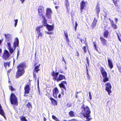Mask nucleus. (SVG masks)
<instances>
[{
	"label": "nucleus",
	"mask_w": 121,
	"mask_h": 121,
	"mask_svg": "<svg viewBox=\"0 0 121 121\" xmlns=\"http://www.w3.org/2000/svg\"><path fill=\"white\" fill-rule=\"evenodd\" d=\"M2 50L1 49H0V53L1 52Z\"/></svg>",
	"instance_id": "0e129e2a"
},
{
	"label": "nucleus",
	"mask_w": 121,
	"mask_h": 121,
	"mask_svg": "<svg viewBox=\"0 0 121 121\" xmlns=\"http://www.w3.org/2000/svg\"><path fill=\"white\" fill-rule=\"evenodd\" d=\"M87 75H89V74L88 73V72H87Z\"/></svg>",
	"instance_id": "680f3d73"
},
{
	"label": "nucleus",
	"mask_w": 121,
	"mask_h": 121,
	"mask_svg": "<svg viewBox=\"0 0 121 121\" xmlns=\"http://www.w3.org/2000/svg\"><path fill=\"white\" fill-rule=\"evenodd\" d=\"M44 121H46V118L45 117H44Z\"/></svg>",
	"instance_id": "6e6d98bb"
},
{
	"label": "nucleus",
	"mask_w": 121,
	"mask_h": 121,
	"mask_svg": "<svg viewBox=\"0 0 121 121\" xmlns=\"http://www.w3.org/2000/svg\"><path fill=\"white\" fill-rule=\"evenodd\" d=\"M10 55L8 51L7 50H5L4 51L3 58L5 60L7 59L10 56Z\"/></svg>",
	"instance_id": "9d476101"
},
{
	"label": "nucleus",
	"mask_w": 121,
	"mask_h": 121,
	"mask_svg": "<svg viewBox=\"0 0 121 121\" xmlns=\"http://www.w3.org/2000/svg\"><path fill=\"white\" fill-rule=\"evenodd\" d=\"M44 115H45V114L44 113H43V117H44Z\"/></svg>",
	"instance_id": "338daca9"
},
{
	"label": "nucleus",
	"mask_w": 121,
	"mask_h": 121,
	"mask_svg": "<svg viewBox=\"0 0 121 121\" xmlns=\"http://www.w3.org/2000/svg\"><path fill=\"white\" fill-rule=\"evenodd\" d=\"M97 22V20L95 18L92 24V25L93 27L95 26L96 24V23Z\"/></svg>",
	"instance_id": "b1692460"
},
{
	"label": "nucleus",
	"mask_w": 121,
	"mask_h": 121,
	"mask_svg": "<svg viewBox=\"0 0 121 121\" xmlns=\"http://www.w3.org/2000/svg\"><path fill=\"white\" fill-rule=\"evenodd\" d=\"M9 63H4V65L5 66H6L7 65H8L9 66Z\"/></svg>",
	"instance_id": "a19ab883"
},
{
	"label": "nucleus",
	"mask_w": 121,
	"mask_h": 121,
	"mask_svg": "<svg viewBox=\"0 0 121 121\" xmlns=\"http://www.w3.org/2000/svg\"><path fill=\"white\" fill-rule=\"evenodd\" d=\"M64 34L65 37L68 36L67 32L66 31H65L64 32Z\"/></svg>",
	"instance_id": "4c0bfd02"
},
{
	"label": "nucleus",
	"mask_w": 121,
	"mask_h": 121,
	"mask_svg": "<svg viewBox=\"0 0 121 121\" xmlns=\"http://www.w3.org/2000/svg\"><path fill=\"white\" fill-rule=\"evenodd\" d=\"M114 4L116 6H117L118 5L117 4V2L118 1V0H112Z\"/></svg>",
	"instance_id": "cd10ccee"
},
{
	"label": "nucleus",
	"mask_w": 121,
	"mask_h": 121,
	"mask_svg": "<svg viewBox=\"0 0 121 121\" xmlns=\"http://www.w3.org/2000/svg\"><path fill=\"white\" fill-rule=\"evenodd\" d=\"M89 93L90 99H91L92 98V96L91 94V92H89Z\"/></svg>",
	"instance_id": "e433bc0d"
},
{
	"label": "nucleus",
	"mask_w": 121,
	"mask_h": 121,
	"mask_svg": "<svg viewBox=\"0 0 121 121\" xmlns=\"http://www.w3.org/2000/svg\"><path fill=\"white\" fill-rule=\"evenodd\" d=\"M65 37L66 41L68 42H69V40L68 38V36H66Z\"/></svg>",
	"instance_id": "79ce46f5"
},
{
	"label": "nucleus",
	"mask_w": 121,
	"mask_h": 121,
	"mask_svg": "<svg viewBox=\"0 0 121 121\" xmlns=\"http://www.w3.org/2000/svg\"><path fill=\"white\" fill-rule=\"evenodd\" d=\"M80 40L82 43H83L84 42V41L83 40H82V39H80Z\"/></svg>",
	"instance_id": "8fccbe9b"
},
{
	"label": "nucleus",
	"mask_w": 121,
	"mask_h": 121,
	"mask_svg": "<svg viewBox=\"0 0 121 121\" xmlns=\"http://www.w3.org/2000/svg\"><path fill=\"white\" fill-rule=\"evenodd\" d=\"M0 114L3 116L5 119H6V117L5 116V113L2 109H0Z\"/></svg>",
	"instance_id": "4be33fe9"
},
{
	"label": "nucleus",
	"mask_w": 121,
	"mask_h": 121,
	"mask_svg": "<svg viewBox=\"0 0 121 121\" xmlns=\"http://www.w3.org/2000/svg\"><path fill=\"white\" fill-rule=\"evenodd\" d=\"M86 120V121H89L90 120Z\"/></svg>",
	"instance_id": "774afa93"
},
{
	"label": "nucleus",
	"mask_w": 121,
	"mask_h": 121,
	"mask_svg": "<svg viewBox=\"0 0 121 121\" xmlns=\"http://www.w3.org/2000/svg\"><path fill=\"white\" fill-rule=\"evenodd\" d=\"M108 30H105L104 33V37L107 38L108 36Z\"/></svg>",
	"instance_id": "5701e85b"
},
{
	"label": "nucleus",
	"mask_w": 121,
	"mask_h": 121,
	"mask_svg": "<svg viewBox=\"0 0 121 121\" xmlns=\"http://www.w3.org/2000/svg\"><path fill=\"white\" fill-rule=\"evenodd\" d=\"M87 79H90V76H89V75H88V76H87Z\"/></svg>",
	"instance_id": "13d9d810"
},
{
	"label": "nucleus",
	"mask_w": 121,
	"mask_h": 121,
	"mask_svg": "<svg viewBox=\"0 0 121 121\" xmlns=\"http://www.w3.org/2000/svg\"><path fill=\"white\" fill-rule=\"evenodd\" d=\"M30 89L29 86L27 85L24 88L25 93L26 94H28L29 93V91Z\"/></svg>",
	"instance_id": "4468645a"
},
{
	"label": "nucleus",
	"mask_w": 121,
	"mask_h": 121,
	"mask_svg": "<svg viewBox=\"0 0 121 121\" xmlns=\"http://www.w3.org/2000/svg\"><path fill=\"white\" fill-rule=\"evenodd\" d=\"M26 94L25 93V94L24 95V96L26 97L27 96V95H26Z\"/></svg>",
	"instance_id": "052dcab7"
},
{
	"label": "nucleus",
	"mask_w": 121,
	"mask_h": 121,
	"mask_svg": "<svg viewBox=\"0 0 121 121\" xmlns=\"http://www.w3.org/2000/svg\"><path fill=\"white\" fill-rule=\"evenodd\" d=\"M115 20L116 22V23H117V22L118 21V19L116 18H115L114 19Z\"/></svg>",
	"instance_id": "c03bdc74"
},
{
	"label": "nucleus",
	"mask_w": 121,
	"mask_h": 121,
	"mask_svg": "<svg viewBox=\"0 0 121 121\" xmlns=\"http://www.w3.org/2000/svg\"><path fill=\"white\" fill-rule=\"evenodd\" d=\"M69 115L71 117H73L75 116V114L73 112L71 111L69 113Z\"/></svg>",
	"instance_id": "393cba45"
},
{
	"label": "nucleus",
	"mask_w": 121,
	"mask_h": 121,
	"mask_svg": "<svg viewBox=\"0 0 121 121\" xmlns=\"http://www.w3.org/2000/svg\"><path fill=\"white\" fill-rule=\"evenodd\" d=\"M85 3L84 1H82L80 3V8L81 12H82V10L83 9H84V8L85 6Z\"/></svg>",
	"instance_id": "2eb2a0df"
},
{
	"label": "nucleus",
	"mask_w": 121,
	"mask_h": 121,
	"mask_svg": "<svg viewBox=\"0 0 121 121\" xmlns=\"http://www.w3.org/2000/svg\"><path fill=\"white\" fill-rule=\"evenodd\" d=\"M52 118L56 121H60L54 115H52Z\"/></svg>",
	"instance_id": "c85d7f7f"
},
{
	"label": "nucleus",
	"mask_w": 121,
	"mask_h": 121,
	"mask_svg": "<svg viewBox=\"0 0 121 121\" xmlns=\"http://www.w3.org/2000/svg\"><path fill=\"white\" fill-rule=\"evenodd\" d=\"M61 93H62V94L63 95H64V92H61Z\"/></svg>",
	"instance_id": "69168bd1"
},
{
	"label": "nucleus",
	"mask_w": 121,
	"mask_h": 121,
	"mask_svg": "<svg viewBox=\"0 0 121 121\" xmlns=\"http://www.w3.org/2000/svg\"><path fill=\"white\" fill-rule=\"evenodd\" d=\"M96 13L97 14V16L98 17V14L100 12V9H99V7L98 6L96 7Z\"/></svg>",
	"instance_id": "a878e982"
},
{
	"label": "nucleus",
	"mask_w": 121,
	"mask_h": 121,
	"mask_svg": "<svg viewBox=\"0 0 121 121\" xmlns=\"http://www.w3.org/2000/svg\"><path fill=\"white\" fill-rule=\"evenodd\" d=\"M117 35L118 38V39L119 40V41H120L121 42V39L119 37V35L117 33Z\"/></svg>",
	"instance_id": "ea45409f"
},
{
	"label": "nucleus",
	"mask_w": 121,
	"mask_h": 121,
	"mask_svg": "<svg viewBox=\"0 0 121 121\" xmlns=\"http://www.w3.org/2000/svg\"><path fill=\"white\" fill-rule=\"evenodd\" d=\"M10 89L12 91H13L14 90L12 86H11Z\"/></svg>",
	"instance_id": "a18cd8bd"
},
{
	"label": "nucleus",
	"mask_w": 121,
	"mask_h": 121,
	"mask_svg": "<svg viewBox=\"0 0 121 121\" xmlns=\"http://www.w3.org/2000/svg\"><path fill=\"white\" fill-rule=\"evenodd\" d=\"M63 60H62V61H65L64 58V57H63Z\"/></svg>",
	"instance_id": "4d7b16f0"
},
{
	"label": "nucleus",
	"mask_w": 121,
	"mask_h": 121,
	"mask_svg": "<svg viewBox=\"0 0 121 121\" xmlns=\"http://www.w3.org/2000/svg\"><path fill=\"white\" fill-rule=\"evenodd\" d=\"M100 72L103 78V82H105L108 81V78L107 77V74L104 69L103 67L101 68Z\"/></svg>",
	"instance_id": "20e7f679"
},
{
	"label": "nucleus",
	"mask_w": 121,
	"mask_h": 121,
	"mask_svg": "<svg viewBox=\"0 0 121 121\" xmlns=\"http://www.w3.org/2000/svg\"><path fill=\"white\" fill-rule=\"evenodd\" d=\"M65 4L66 5V6L67 9L68 8V7L69 5V3L68 1H65Z\"/></svg>",
	"instance_id": "7c9ffc66"
},
{
	"label": "nucleus",
	"mask_w": 121,
	"mask_h": 121,
	"mask_svg": "<svg viewBox=\"0 0 121 121\" xmlns=\"http://www.w3.org/2000/svg\"><path fill=\"white\" fill-rule=\"evenodd\" d=\"M105 85L106 86V87L105 90L108 92V95H110V93L112 92L111 90L112 87L111 85L109 83H106Z\"/></svg>",
	"instance_id": "1a4fd4ad"
},
{
	"label": "nucleus",
	"mask_w": 121,
	"mask_h": 121,
	"mask_svg": "<svg viewBox=\"0 0 121 121\" xmlns=\"http://www.w3.org/2000/svg\"><path fill=\"white\" fill-rule=\"evenodd\" d=\"M109 19L110 21V23L111 24V21H113L111 20V19H110V18H109Z\"/></svg>",
	"instance_id": "bf43d9fd"
},
{
	"label": "nucleus",
	"mask_w": 121,
	"mask_h": 121,
	"mask_svg": "<svg viewBox=\"0 0 121 121\" xmlns=\"http://www.w3.org/2000/svg\"><path fill=\"white\" fill-rule=\"evenodd\" d=\"M46 12L45 15L46 17L48 19H51L52 13L51 9L50 8H47L46 10Z\"/></svg>",
	"instance_id": "6e6552de"
},
{
	"label": "nucleus",
	"mask_w": 121,
	"mask_h": 121,
	"mask_svg": "<svg viewBox=\"0 0 121 121\" xmlns=\"http://www.w3.org/2000/svg\"><path fill=\"white\" fill-rule=\"evenodd\" d=\"M83 51L85 53H86V47L85 46H84L83 48Z\"/></svg>",
	"instance_id": "c9c22d12"
},
{
	"label": "nucleus",
	"mask_w": 121,
	"mask_h": 121,
	"mask_svg": "<svg viewBox=\"0 0 121 121\" xmlns=\"http://www.w3.org/2000/svg\"><path fill=\"white\" fill-rule=\"evenodd\" d=\"M112 27L114 29H116L117 28V26L115 24L113 21H111V24Z\"/></svg>",
	"instance_id": "412c9836"
},
{
	"label": "nucleus",
	"mask_w": 121,
	"mask_h": 121,
	"mask_svg": "<svg viewBox=\"0 0 121 121\" xmlns=\"http://www.w3.org/2000/svg\"><path fill=\"white\" fill-rule=\"evenodd\" d=\"M39 80L38 79L37 81V84H38V88H39Z\"/></svg>",
	"instance_id": "49530a36"
},
{
	"label": "nucleus",
	"mask_w": 121,
	"mask_h": 121,
	"mask_svg": "<svg viewBox=\"0 0 121 121\" xmlns=\"http://www.w3.org/2000/svg\"><path fill=\"white\" fill-rule=\"evenodd\" d=\"M43 23L44 26H46L47 28L49 31H52L53 30V25H50L47 23V21L45 16H43Z\"/></svg>",
	"instance_id": "423d86ee"
},
{
	"label": "nucleus",
	"mask_w": 121,
	"mask_h": 121,
	"mask_svg": "<svg viewBox=\"0 0 121 121\" xmlns=\"http://www.w3.org/2000/svg\"><path fill=\"white\" fill-rule=\"evenodd\" d=\"M86 60H87V64H89V60H88V58L87 57H86Z\"/></svg>",
	"instance_id": "37998d69"
},
{
	"label": "nucleus",
	"mask_w": 121,
	"mask_h": 121,
	"mask_svg": "<svg viewBox=\"0 0 121 121\" xmlns=\"http://www.w3.org/2000/svg\"><path fill=\"white\" fill-rule=\"evenodd\" d=\"M59 73L58 72H55L54 71L52 73V75L53 77V79L57 81V77L59 75Z\"/></svg>",
	"instance_id": "f8f14e48"
},
{
	"label": "nucleus",
	"mask_w": 121,
	"mask_h": 121,
	"mask_svg": "<svg viewBox=\"0 0 121 121\" xmlns=\"http://www.w3.org/2000/svg\"><path fill=\"white\" fill-rule=\"evenodd\" d=\"M54 4L55 5H56L57 3L56 2H54Z\"/></svg>",
	"instance_id": "864d4df0"
},
{
	"label": "nucleus",
	"mask_w": 121,
	"mask_h": 121,
	"mask_svg": "<svg viewBox=\"0 0 121 121\" xmlns=\"http://www.w3.org/2000/svg\"><path fill=\"white\" fill-rule=\"evenodd\" d=\"M59 93V91L57 88H55L53 90V95L54 97L56 98H57V95Z\"/></svg>",
	"instance_id": "ddd939ff"
},
{
	"label": "nucleus",
	"mask_w": 121,
	"mask_h": 121,
	"mask_svg": "<svg viewBox=\"0 0 121 121\" xmlns=\"http://www.w3.org/2000/svg\"><path fill=\"white\" fill-rule=\"evenodd\" d=\"M94 46L95 47V48H96V44H95L94 42Z\"/></svg>",
	"instance_id": "5fc2aeb1"
},
{
	"label": "nucleus",
	"mask_w": 121,
	"mask_h": 121,
	"mask_svg": "<svg viewBox=\"0 0 121 121\" xmlns=\"http://www.w3.org/2000/svg\"><path fill=\"white\" fill-rule=\"evenodd\" d=\"M38 10L39 16H42V18L43 20V17L45 16L43 15V13L44 11V7L40 5L39 7Z\"/></svg>",
	"instance_id": "0eeeda50"
},
{
	"label": "nucleus",
	"mask_w": 121,
	"mask_h": 121,
	"mask_svg": "<svg viewBox=\"0 0 121 121\" xmlns=\"http://www.w3.org/2000/svg\"><path fill=\"white\" fill-rule=\"evenodd\" d=\"M18 70L16 73L15 76L17 78L22 75L25 73L24 69L25 68V66L23 63H22L19 65L17 67Z\"/></svg>",
	"instance_id": "7ed1b4c3"
},
{
	"label": "nucleus",
	"mask_w": 121,
	"mask_h": 121,
	"mask_svg": "<svg viewBox=\"0 0 121 121\" xmlns=\"http://www.w3.org/2000/svg\"><path fill=\"white\" fill-rule=\"evenodd\" d=\"M40 65V64L38 65L35 67V68L33 73L34 77L35 78L36 77V73H37L40 70V69H39V68Z\"/></svg>",
	"instance_id": "9b49d317"
},
{
	"label": "nucleus",
	"mask_w": 121,
	"mask_h": 121,
	"mask_svg": "<svg viewBox=\"0 0 121 121\" xmlns=\"http://www.w3.org/2000/svg\"><path fill=\"white\" fill-rule=\"evenodd\" d=\"M77 55L78 56H79V53L78 51H77Z\"/></svg>",
	"instance_id": "de8ad7c7"
},
{
	"label": "nucleus",
	"mask_w": 121,
	"mask_h": 121,
	"mask_svg": "<svg viewBox=\"0 0 121 121\" xmlns=\"http://www.w3.org/2000/svg\"><path fill=\"white\" fill-rule=\"evenodd\" d=\"M65 76L62 75L60 74L58 78H57V81L58 82L64 79H65Z\"/></svg>",
	"instance_id": "f3484780"
},
{
	"label": "nucleus",
	"mask_w": 121,
	"mask_h": 121,
	"mask_svg": "<svg viewBox=\"0 0 121 121\" xmlns=\"http://www.w3.org/2000/svg\"><path fill=\"white\" fill-rule=\"evenodd\" d=\"M39 32L38 35V38H39L40 36L42 37V34L40 32Z\"/></svg>",
	"instance_id": "f704fd0d"
},
{
	"label": "nucleus",
	"mask_w": 121,
	"mask_h": 121,
	"mask_svg": "<svg viewBox=\"0 0 121 121\" xmlns=\"http://www.w3.org/2000/svg\"><path fill=\"white\" fill-rule=\"evenodd\" d=\"M67 82L65 81H63L61 82L60 84H59V85L60 87L61 88H63L65 90H66V88L64 84H66Z\"/></svg>",
	"instance_id": "dca6fc26"
},
{
	"label": "nucleus",
	"mask_w": 121,
	"mask_h": 121,
	"mask_svg": "<svg viewBox=\"0 0 121 121\" xmlns=\"http://www.w3.org/2000/svg\"><path fill=\"white\" fill-rule=\"evenodd\" d=\"M43 27V26H41L37 27L36 29V30L38 32H40L41 31L40 29L42 28Z\"/></svg>",
	"instance_id": "bb28decb"
},
{
	"label": "nucleus",
	"mask_w": 121,
	"mask_h": 121,
	"mask_svg": "<svg viewBox=\"0 0 121 121\" xmlns=\"http://www.w3.org/2000/svg\"><path fill=\"white\" fill-rule=\"evenodd\" d=\"M108 66L110 69H112L113 67V64L111 61L109 59L108 60Z\"/></svg>",
	"instance_id": "aec40b11"
},
{
	"label": "nucleus",
	"mask_w": 121,
	"mask_h": 121,
	"mask_svg": "<svg viewBox=\"0 0 121 121\" xmlns=\"http://www.w3.org/2000/svg\"><path fill=\"white\" fill-rule=\"evenodd\" d=\"M100 39L102 42V43L104 45H107V44L106 43L107 41L104 38L102 37H100Z\"/></svg>",
	"instance_id": "6ab92c4d"
},
{
	"label": "nucleus",
	"mask_w": 121,
	"mask_h": 121,
	"mask_svg": "<svg viewBox=\"0 0 121 121\" xmlns=\"http://www.w3.org/2000/svg\"><path fill=\"white\" fill-rule=\"evenodd\" d=\"M21 121H27V120L25 117H22L20 118Z\"/></svg>",
	"instance_id": "c756f323"
},
{
	"label": "nucleus",
	"mask_w": 121,
	"mask_h": 121,
	"mask_svg": "<svg viewBox=\"0 0 121 121\" xmlns=\"http://www.w3.org/2000/svg\"><path fill=\"white\" fill-rule=\"evenodd\" d=\"M27 107L29 108H32V107L30 103H28L27 104Z\"/></svg>",
	"instance_id": "2f4dec72"
},
{
	"label": "nucleus",
	"mask_w": 121,
	"mask_h": 121,
	"mask_svg": "<svg viewBox=\"0 0 121 121\" xmlns=\"http://www.w3.org/2000/svg\"><path fill=\"white\" fill-rule=\"evenodd\" d=\"M14 21L15 22V23L14 24V26H15L16 27L17 24V23L18 22V19H16L14 20Z\"/></svg>",
	"instance_id": "473e14b6"
},
{
	"label": "nucleus",
	"mask_w": 121,
	"mask_h": 121,
	"mask_svg": "<svg viewBox=\"0 0 121 121\" xmlns=\"http://www.w3.org/2000/svg\"><path fill=\"white\" fill-rule=\"evenodd\" d=\"M10 100L11 104L17 105V99L15 95L13 93L11 94L10 96Z\"/></svg>",
	"instance_id": "39448f33"
},
{
	"label": "nucleus",
	"mask_w": 121,
	"mask_h": 121,
	"mask_svg": "<svg viewBox=\"0 0 121 121\" xmlns=\"http://www.w3.org/2000/svg\"><path fill=\"white\" fill-rule=\"evenodd\" d=\"M61 95L60 94H59L58 96V97L60 98L61 97Z\"/></svg>",
	"instance_id": "603ef678"
},
{
	"label": "nucleus",
	"mask_w": 121,
	"mask_h": 121,
	"mask_svg": "<svg viewBox=\"0 0 121 121\" xmlns=\"http://www.w3.org/2000/svg\"><path fill=\"white\" fill-rule=\"evenodd\" d=\"M45 33L46 34H47L49 35H51L52 34V32H46Z\"/></svg>",
	"instance_id": "58836bf2"
},
{
	"label": "nucleus",
	"mask_w": 121,
	"mask_h": 121,
	"mask_svg": "<svg viewBox=\"0 0 121 121\" xmlns=\"http://www.w3.org/2000/svg\"><path fill=\"white\" fill-rule=\"evenodd\" d=\"M81 114L83 115L84 117H86L87 120H91V117L90 114L91 110L87 106L82 104L81 108Z\"/></svg>",
	"instance_id": "f03ea898"
},
{
	"label": "nucleus",
	"mask_w": 121,
	"mask_h": 121,
	"mask_svg": "<svg viewBox=\"0 0 121 121\" xmlns=\"http://www.w3.org/2000/svg\"><path fill=\"white\" fill-rule=\"evenodd\" d=\"M25 0H20V1L21 2V3L22 4L24 3V1Z\"/></svg>",
	"instance_id": "09e8293b"
},
{
	"label": "nucleus",
	"mask_w": 121,
	"mask_h": 121,
	"mask_svg": "<svg viewBox=\"0 0 121 121\" xmlns=\"http://www.w3.org/2000/svg\"><path fill=\"white\" fill-rule=\"evenodd\" d=\"M6 38L5 42L7 43V45L10 53L12 54L14 52L16 47H18L19 45V40L17 38H16L15 41L13 43V48L11 47V43L12 42V37L11 35L9 34H6L4 35Z\"/></svg>",
	"instance_id": "f257e3e1"
},
{
	"label": "nucleus",
	"mask_w": 121,
	"mask_h": 121,
	"mask_svg": "<svg viewBox=\"0 0 121 121\" xmlns=\"http://www.w3.org/2000/svg\"><path fill=\"white\" fill-rule=\"evenodd\" d=\"M49 97L53 105H57V104L56 101L53 98H52L51 97H50L49 96Z\"/></svg>",
	"instance_id": "a211bd4d"
},
{
	"label": "nucleus",
	"mask_w": 121,
	"mask_h": 121,
	"mask_svg": "<svg viewBox=\"0 0 121 121\" xmlns=\"http://www.w3.org/2000/svg\"><path fill=\"white\" fill-rule=\"evenodd\" d=\"M75 30L76 31L77 30V27L78 26V24L77 22L76 21L75 22Z\"/></svg>",
	"instance_id": "72a5a7b5"
},
{
	"label": "nucleus",
	"mask_w": 121,
	"mask_h": 121,
	"mask_svg": "<svg viewBox=\"0 0 121 121\" xmlns=\"http://www.w3.org/2000/svg\"><path fill=\"white\" fill-rule=\"evenodd\" d=\"M58 6H56L55 8H56V9H58Z\"/></svg>",
	"instance_id": "e2e57ef3"
},
{
	"label": "nucleus",
	"mask_w": 121,
	"mask_h": 121,
	"mask_svg": "<svg viewBox=\"0 0 121 121\" xmlns=\"http://www.w3.org/2000/svg\"><path fill=\"white\" fill-rule=\"evenodd\" d=\"M71 121H78V120H77L76 119H72V120Z\"/></svg>",
	"instance_id": "3c124183"
}]
</instances>
